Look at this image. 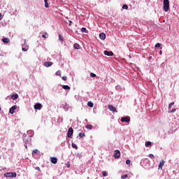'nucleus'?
Segmentation results:
<instances>
[{
    "instance_id": "aec40b11",
    "label": "nucleus",
    "mask_w": 179,
    "mask_h": 179,
    "mask_svg": "<svg viewBox=\"0 0 179 179\" xmlns=\"http://www.w3.org/2000/svg\"><path fill=\"white\" fill-rule=\"evenodd\" d=\"M86 128H87V129H92L93 125H92V124H87L86 125Z\"/></svg>"
},
{
    "instance_id": "cd10ccee",
    "label": "nucleus",
    "mask_w": 179,
    "mask_h": 179,
    "mask_svg": "<svg viewBox=\"0 0 179 179\" xmlns=\"http://www.w3.org/2000/svg\"><path fill=\"white\" fill-rule=\"evenodd\" d=\"M122 179H125V178H128V175L125 174L121 176Z\"/></svg>"
},
{
    "instance_id": "b1692460",
    "label": "nucleus",
    "mask_w": 179,
    "mask_h": 179,
    "mask_svg": "<svg viewBox=\"0 0 179 179\" xmlns=\"http://www.w3.org/2000/svg\"><path fill=\"white\" fill-rule=\"evenodd\" d=\"M172 106H174V102H171V103H169V110L171 109Z\"/></svg>"
},
{
    "instance_id": "412c9836",
    "label": "nucleus",
    "mask_w": 179,
    "mask_h": 179,
    "mask_svg": "<svg viewBox=\"0 0 179 179\" xmlns=\"http://www.w3.org/2000/svg\"><path fill=\"white\" fill-rule=\"evenodd\" d=\"M42 37H43V38H48V34H47V32H45V34L42 35Z\"/></svg>"
},
{
    "instance_id": "a211bd4d",
    "label": "nucleus",
    "mask_w": 179,
    "mask_h": 179,
    "mask_svg": "<svg viewBox=\"0 0 179 179\" xmlns=\"http://www.w3.org/2000/svg\"><path fill=\"white\" fill-rule=\"evenodd\" d=\"M149 146H152V142H150V141H147V142L145 143V147H146V148H149Z\"/></svg>"
},
{
    "instance_id": "423d86ee",
    "label": "nucleus",
    "mask_w": 179,
    "mask_h": 179,
    "mask_svg": "<svg viewBox=\"0 0 179 179\" xmlns=\"http://www.w3.org/2000/svg\"><path fill=\"white\" fill-rule=\"evenodd\" d=\"M50 162L51 163H52V164H57L58 162V159H57V157H51Z\"/></svg>"
},
{
    "instance_id": "f704fd0d",
    "label": "nucleus",
    "mask_w": 179,
    "mask_h": 179,
    "mask_svg": "<svg viewBox=\"0 0 179 179\" xmlns=\"http://www.w3.org/2000/svg\"><path fill=\"white\" fill-rule=\"evenodd\" d=\"M126 164H131V161H130L129 159H127V160L126 161Z\"/></svg>"
},
{
    "instance_id": "a18cd8bd",
    "label": "nucleus",
    "mask_w": 179,
    "mask_h": 179,
    "mask_svg": "<svg viewBox=\"0 0 179 179\" xmlns=\"http://www.w3.org/2000/svg\"><path fill=\"white\" fill-rule=\"evenodd\" d=\"M24 43H26V39H24Z\"/></svg>"
},
{
    "instance_id": "49530a36",
    "label": "nucleus",
    "mask_w": 179,
    "mask_h": 179,
    "mask_svg": "<svg viewBox=\"0 0 179 179\" xmlns=\"http://www.w3.org/2000/svg\"><path fill=\"white\" fill-rule=\"evenodd\" d=\"M0 111H1V106H0Z\"/></svg>"
},
{
    "instance_id": "72a5a7b5",
    "label": "nucleus",
    "mask_w": 179,
    "mask_h": 179,
    "mask_svg": "<svg viewBox=\"0 0 179 179\" xmlns=\"http://www.w3.org/2000/svg\"><path fill=\"white\" fill-rule=\"evenodd\" d=\"M177 111L176 108H173L171 110V113H176Z\"/></svg>"
},
{
    "instance_id": "ea45409f",
    "label": "nucleus",
    "mask_w": 179,
    "mask_h": 179,
    "mask_svg": "<svg viewBox=\"0 0 179 179\" xmlns=\"http://www.w3.org/2000/svg\"><path fill=\"white\" fill-rule=\"evenodd\" d=\"M22 51H24V52L27 51V49L26 48H22Z\"/></svg>"
},
{
    "instance_id": "6ab92c4d",
    "label": "nucleus",
    "mask_w": 179,
    "mask_h": 179,
    "mask_svg": "<svg viewBox=\"0 0 179 179\" xmlns=\"http://www.w3.org/2000/svg\"><path fill=\"white\" fill-rule=\"evenodd\" d=\"M87 106H88V107H93V106H94V104H93V102H92V101H88L87 102Z\"/></svg>"
},
{
    "instance_id": "58836bf2",
    "label": "nucleus",
    "mask_w": 179,
    "mask_h": 179,
    "mask_svg": "<svg viewBox=\"0 0 179 179\" xmlns=\"http://www.w3.org/2000/svg\"><path fill=\"white\" fill-rule=\"evenodd\" d=\"M69 26H72V21L71 20L69 21Z\"/></svg>"
},
{
    "instance_id": "f3484780",
    "label": "nucleus",
    "mask_w": 179,
    "mask_h": 179,
    "mask_svg": "<svg viewBox=\"0 0 179 179\" xmlns=\"http://www.w3.org/2000/svg\"><path fill=\"white\" fill-rule=\"evenodd\" d=\"M62 87L64 90H71V87L69 85H62Z\"/></svg>"
},
{
    "instance_id": "6e6552de",
    "label": "nucleus",
    "mask_w": 179,
    "mask_h": 179,
    "mask_svg": "<svg viewBox=\"0 0 179 179\" xmlns=\"http://www.w3.org/2000/svg\"><path fill=\"white\" fill-rule=\"evenodd\" d=\"M108 108L110 110V111H113V113H115V111H117V108H115V107H114L113 105H108Z\"/></svg>"
},
{
    "instance_id": "2f4dec72",
    "label": "nucleus",
    "mask_w": 179,
    "mask_h": 179,
    "mask_svg": "<svg viewBox=\"0 0 179 179\" xmlns=\"http://www.w3.org/2000/svg\"><path fill=\"white\" fill-rule=\"evenodd\" d=\"M149 157L150 159H155V155H153V154H150Z\"/></svg>"
},
{
    "instance_id": "dca6fc26",
    "label": "nucleus",
    "mask_w": 179,
    "mask_h": 179,
    "mask_svg": "<svg viewBox=\"0 0 179 179\" xmlns=\"http://www.w3.org/2000/svg\"><path fill=\"white\" fill-rule=\"evenodd\" d=\"M73 47L75 50H80V45L78 43H75Z\"/></svg>"
},
{
    "instance_id": "20e7f679",
    "label": "nucleus",
    "mask_w": 179,
    "mask_h": 179,
    "mask_svg": "<svg viewBox=\"0 0 179 179\" xmlns=\"http://www.w3.org/2000/svg\"><path fill=\"white\" fill-rule=\"evenodd\" d=\"M73 135V129L72 127H70L68 130L67 136L68 138H71Z\"/></svg>"
},
{
    "instance_id": "a19ab883",
    "label": "nucleus",
    "mask_w": 179,
    "mask_h": 179,
    "mask_svg": "<svg viewBox=\"0 0 179 179\" xmlns=\"http://www.w3.org/2000/svg\"><path fill=\"white\" fill-rule=\"evenodd\" d=\"M66 166H67L68 169H69L71 167V164H67Z\"/></svg>"
},
{
    "instance_id": "9d476101",
    "label": "nucleus",
    "mask_w": 179,
    "mask_h": 179,
    "mask_svg": "<svg viewBox=\"0 0 179 179\" xmlns=\"http://www.w3.org/2000/svg\"><path fill=\"white\" fill-rule=\"evenodd\" d=\"M163 166H164V160L162 159L159 164V170H163Z\"/></svg>"
},
{
    "instance_id": "37998d69",
    "label": "nucleus",
    "mask_w": 179,
    "mask_h": 179,
    "mask_svg": "<svg viewBox=\"0 0 179 179\" xmlns=\"http://www.w3.org/2000/svg\"><path fill=\"white\" fill-rule=\"evenodd\" d=\"M163 54V52L162 50L159 51V55H162Z\"/></svg>"
},
{
    "instance_id": "2eb2a0df",
    "label": "nucleus",
    "mask_w": 179,
    "mask_h": 179,
    "mask_svg": "<svg viewBox=\"0 0 179 179\" xmlns=\"http://www.w3.org/2000/svg\"><path fill=\"white\" fill-rule=\"evenodd\" d=\"M99 38H101V40H106V34L101 33L99 34Z\"/></svg>"
},
{
    "instance_id": "4be33fe9",
    "label": "nucleus",
    "mask_w": 179,
    "mask_h": 179,
    "mask_svg": "<svg viewBox=\"0 0 179 179\" xmlns=\"http://www.w3.org/2000/svg\"><path fill=\"white\" fill-rule=\"evenodd\" d=\"M81 31H82V33H87V29H86V28H85V27H83L81 29Z\"/></svg>"
},
{
    "instance_id": "4468645a",
    "label": "nucleus",
    "mask_w": 179,
    "mask_h": 179,
    "mask_svg": "<svg viewBox=\"0 0 179 179\" xmlns=\"http://www.w3.org/2000/svg\"><path fill=\"white\" fill-rule=\"evenodd\" d=\"M3 43H4L5 44H8V43L10 42V39L8 38H3L2 39Z\"/></svg>"
},
{
    "instance_id": "393cba45",
    "label": "nucleus",
    "mask_w": 179,
    "mask_h": 179,
    "mask_svg": "<svg viewBox=\"0 0 179 179\" xmlns=\"http://www.w3.org/2000/svg\"><path fill=\"white\" fill-rule=\"evenodd\" d=\"M103 177H107V172L106 171H102Z\"/></svg>"
},
{
    "instance_id": "c03bdc74",
    "label": "nucleus",
    "mask_w": 179,
    "mask_h": 179,
    "mask_svg": "<svg viewBox=\"0 0 179 179\" xmlns=\"http://www.w3.org/2000/svg\"><path fill=\"white\" fill-rule=\"evenodd\" d=\"M44 2L47 3V2H48V0H44Z\"/></svg>"
},
{
    "instance_id": "7c9ffc66",
    "label": "nucleus",
    "mask_w": 179,
    "mask_h": 179,
    "mask_svg": "<svg viewBox=\"0 0 179 179\" xmlns=\"http://www.w3.org/2000/svg\"><path fill=\"white\" fill-rule=\"evenodd\" d=\"M80 138H83L85 136V133H79Z\"/></svg>"
},
{
    "instance_id": "79ce46f5",
    "label": "nucleus",
    "mask_w": 179,
    "mask_h": 179,
    "mask_svg": "<svg viewBox=\"0 0 179 179\" xmlns=\"http://www.w3.org/2000/svg\"><path fill=\"white\" fill-rule=\"evenodd\" d=\"M36 170H38V171H40V167L37 166V167L36 168Z\"/></svg>"
},
{
    "instance_id": "e433bc0d",
    "label": "nucleus",
    "mask_w": 179,
    "mask_h": 179,
    "mask_svg": "<svg viewBox=\"0 0 179 179\" xmlns=\"http://www.w3.org/2000/svg\"><path fill=\"white\" fill-rule=\"evenodd\" d=\"M32 153H38V150H34Z\"/></svg>"
},
{
    "instance_id": "f257e3e1",
    "label": "nucleus",
    "mask_w": 179,
    "mask_h": 179,
    "mask_svg": "<svg viewBox=\"0 0 179 179\" xmlns=\"http://www.w3.org/2000/svg\"><path fill=\"white\" fill-rule=\"evenodd\" d=\"M164 10L167 12L170 10V1L169 0H164Z\"/></svg>"
},
{
    "instance_id": "1a4fd4ad",
    "label": "nucleus",
    "mask_w": 179,
    "mask_h": 179,
    "mask_svg": "<svg viewBox=\"0 0 179 179\" xmlns=\"http://www.w3.org/2000/svg\"><path fill=\"white\" fill-rule=\"evenodd\" d=\"M16 108H17V106H16V105L11 107L9 110L10 114H13L15 113V110H16Z\"/></svg>"
},
{
    "instance_id": "c85d7f7f",
    "label": "nucleus",
    "mask_w": 179,
    "mask_h": 179,
    "mask_svg": "<svg viewBox=\"0 0 179 179\" xmlns=\"http://www.w3.org/2000/svg\"><path fill=\"white\" fill-rule=\"evenodd\" d=\"M72 148H73V149H78V145H76V144L72 143Z\"/></svg>"
},
{
    "instance_id": "bb28decb",
    "label": "nucleus",
    "mask_w": 179,
    "mask_h": 179,
    "mask_svg": "<svg viewBox=\"0 0 179 179\" xmlns=\"http://www.w3.org/2000/svg\"><path fill=\"white\" fill-rule=\"evenodd\" d=\"M162 45V44H160L159 43H157L155 45V48H160V46Z\"/></svg>"
},
{
    "instance_id": "473e14b6",
    "label": "nucleus",
    "mask_w": 179,
    "mask_h": 179,
    "mask_svg": "<svg viewBox=\"0 0 179 179\" xmlns=\"http://www.w3.org/2000/svg\"><path fill=\"white\" fill-rule=\"evenodd\" d=\"M90 76L91 78H96V74H94V73H91Z\"/></svg>"
},
{
    "instance_id": "4c0bfd02",
    "label": "nucleus",
    "mask_w": 179,
    "mask_h": 179,
    "mask_svg": "<svg viewBox=\"0 0 179 179\" xmlns=\"http://www.w3.org/2000/svg\"><path fill=\"white\" fill-rule=\"evenodd\" d=\"M48 2L45 3V8H48Z\"/></svg>"
},
{
    "instance_id": "ddd939ff",
    "label": "nucleus",
    "mask_w": 179,
    "mask_h": 179,
    "mask_svg": "<svg viewBox=\"0 0 179 179\" xmlns=\"http://www.w3.org/2000/svg\"><path fill=\"white\" fill-rule=\"evenodd\" d=\"M12 100H17L19 99V95L17 94L11 95Z\"/></svg>"
},
{
    "instance_id": "39448f33",
    "label": "nucleus",
    "mask_w": 179,
    "mask_h": 179,
    "mask_svg": "<svg viewBox=\"0 0 179 179\" xmlns=\"http://www.w3.org/2000/svg\"><path fill=\"white\" fill-rule=\"evenodd\" d=\"M43 108V105L41 103H36L34 105V110H41Z\"/></svg>"
},
{
    "instance_id": "f8f14e48",
    "label": "nucleus",
    "mask_w": 179,
    "mask_h": 179,
    "mask_svg": "<svg viewBox=\"0 0 179 179\" xmlns=\"http://www.w3.org/2000/svg\"><path fill=\"white\" fill-rule=\"evenodd\" d=\"M44 66H46V68H48L50 66H51L52 65V62H45L44 64H43Z\"/></svg>"
},
{
    "instance_id": "7ed1b4c3",
    "label": "nucleus",
    "mask_w": 179,
    "mask_h": 179,
    "mask_svg": "<svg viewBox=\"0 0 179 179\" xmlns=\"http://www.w3.org/2000/svg\"><path fill=\"white\" fill-rule=\"evenodd\" d=\"M113 157L115 159H120V157H121V152H120V150H115Z\"/></svg>"
},
{
    "instance_id": "0eeeda50",
    "label": "nucleus",
    "mask_w": 179,
    "mask_h": 179,
    "mask_svg": "<svg viewBox=\"0 0 179 179\" xmlns=\"http://www.w3.org/2000/svg\"><path fill=\"white\" fill-rule=\"evenodd\" d=\"M103 54L105 55H107L108 57H113V55H114V53L112 51L108 52L107 50H105L103 52Z\"/></svg>"
},
{
    "instance_id": "9b49d317",
    "label": "nucleus",
    "mask_w": 179,
    "mask_h": 179,
    "mask_svg": "<svg viewBox=\"0 0 179 179\" xmlns=\"http://www.w3.org/2000/svg\"><path fill=\"white\" fill-rule=\"evenodd\" d=\"M121 121L122 122H129V121H131V119L129 117H122L121 118Z\"/></svg>"
},
{
    "instance_id": "c9c22d12",
    "label": "nucleus",
    "mask_w": 179,
    "mask_h": 179,
    "mask_svg": "<svg viewBox=\"0 0 179 179\" xmlns=\"http://www.w3.org/2000/svg\"><path fill=\"white\" fill-rule=\"evenodd\" d=\"M62 79H63V80H66L68 78L66 76H63Z\"/></svg>"
},
{
    "instance_id": "a878e982",
    "label": "nucleus",
    "mask_w": 179,
    "mask_h": 179,
    "mask_svg": "<svg viewBox=\"0 0 179 179\" xmlns=\"http://www.w3.org/2000/svg\"><path fill=\"white\" fill-rule=\"evenodd\" d=\"M59 39L60 40V41H64V37H62V35H59Z\"/></svg>"
},
{
    "instance_id": "c756f323",
    "label": "nucleus",
    "mask_w": 179,
    "mask_h": 179,
    "mask_svg": "<svg viewBox=\"0 0 179 179\" xmlns=\"http://www.w3.org/2000/svg\"><path fill=\"white\" fill-rule=\"evenodd\" d=\"M56 75L57 76H61V71H57V72H56Z\"/></svg>"
},
{
    "instance_id": "f03ea898",
    "label": "nucleus",
    "mask_w": 179,
    "mask_h": 179,
    "mask_svg": "<svg viewBox=\"0 0 179 179\" xmlns=\"http://www.w3.org/2000/svg\"><path fill=\"white\" fill-rule=\"evenodd\" d=\"M4 176H6V177H10V178H16V176L17 175L16 174V173L11 172V173H6L4 174Z\"/></svg>"
},
{
    "instance_id": "5701e85b",
    "label": "nucleus",
    "mask_w": 179,
    "mask_h": 179,
    "mask_svg": "<svg viewBox=\"0 0 179 179\" xmlns=\"http://www.w3.org/2000/svg\"><path fill=\"white\" fill-rule=\"evenodd\" d=\"M122 9H125L126 10H128V5L124 4V5L122 6Z\"/></svg>"
}]
</instances>
